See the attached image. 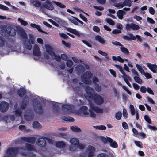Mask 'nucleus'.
Returning <instances> with one entry per match:
<instances>
[{"label": "nucleus", "mask_w": 157, "mask_h": 157, "mask_svg": "<svg viewBox=\"0 0 157 157\" xmlns=\"http://www.w3.org/2000/svg\"><path fill=\"white\" fill-rule=\"evenodd\" d=\"M85 91L87 95L86 96V98L90 100H93L94 103L98 105H100L104 102V100L102 97L98 94H94V90L90 86L86 87Z\"/></svg>", "instance_id": "nucleus-1"}, {"label": "nucleus", "mask_w": 157, "mask_h": 157, "mask_svg": "<svg viewBox=\"0 0 157 157\" xmlns=\"http://www.w3.org/2000/svg\"><path fill=\"white\" fill-rule=\"evenodd\" d=\"M93 75V74L90 71H87L81 76L82 82L86 84H89L91 83L90 78Z\"/></svg>", "instance_id": "nucleus-2"}, {"label": "nucleus", "mask_w": 157, "mask_h": 157, "mask_svg": "<svg viewBox=\"0 0 157 157\" xmlns=\"http://www.w3.org/2000/svg\"><path fill=\"white\" fill-rule=\"evenodd\" d=\"M19 150V147H10L7 149L6 153L9 156L15 157L17 155Z\"/></svg>", "instance_id": "nucleus-3"}, {"label": "nucleus", "mask_w": 157, "mask_h": 157, "mask_svg": "<svg viewBox=\"0 0 157 157\" xmlns=\"http://www.w3.org/2000/svg\"><path fill=\"white\" fill-rule=\"evenodd\" d=\"M36 103L34 107V109L35 112L38 114H43L44 112L43 106L40 102H37Z\"/></svg>", "instance_id": "nucleus-4"}, {"label": "nucleus", "mask_w": 157, "mask_h": 157, "mask_svg": "<svg viewBox=\"0 0 157 157\" xmlns=\"http://www.w3.org/2000/svg\"><path fill=\"white\" fill-rule=\"evenodd\" d=\"M46 140L49 142L51 141V139L45 137L40 138L38 139L36 142L37 145L41 147H44L46 144Z\"/></svg>", "instance_id": "nucleus-5"}, {"label": "nucleus", "mask_w": 157, "mask_h": 157, "mask_svg": "<svg viewBox=\"0 0 157 157\" xmlns=\"http://www.w3.org/2000/svg\"><path fill=\"white\" fill-rule=\"evenodd\" d=\"M125 29L127 31H130L131 29L133 30H137L140 29L139 26L133 23H128L125 25Z\"/></svg>", "instance_id": "nucleus-6"}, {"label": "nucleus", "mask_w": 157, "mask_h": 157, "mask_svg": "<svg viewBox=\"0 0 157 157\" xmlns=\"http://www.w3.org/2000/svg\"><path fill=\"white\" fill-rule=\"evenodd\" d=\"M29 99L28 96L25 95L22 100V102L20 105L21 109L24 110L25 109L27 106L29 104Z\"/></svg>", "instance_id": "nucleus-7"}, {"label": "nucleus", "mask_w": 157, "mask_h": 157, "mask_svg": "<svg viewBox=\"0 0 157 157\" xmlns=\"http://www.w3.org/2000/svg\"><path fill=\"white\" fill-rule=\"evenodd\" d=\"M34 117L33 113L30 109L25 111L24 115V117L25 120L28 121H31L33 119Z\"/></svg>", "instance_id": "nucleus-8"}, {"label": "nucleus", "mask_w": 157, "mask_h": 157, "mask_svg": "<svg viewBox=\"0 0 157 157\" xmlns=\"http://www.w3.org/2000/svg\"><path fill=\"white\" fill-rule=\"evenodd\" d=\"M62 110L64 114H67L72 113L71 105L68 104H63L62 105Z\"/></svg>", "instance_id": "nucleus-9"}, {"label": "nucleus", "mask_w": 157, "mask_h": 157, "mask_svg": "<svg viewBox=\"0 0 157 157\" xmlns=\"http://www.w3.org/2000/svg\"><path fill=\"white\" fill-rule=\"evenodd\" d=\"M129 35L130 37H128L127 36L124 35L123 36V38L127 40H130L131 39L134 40L136 39V38L139 41H142V39L139 35H136V36H135L132 34L131 33H129Z\"/></svg>", "instance_id": "nucleus-10"}, {"label": "nucleus", "mask_w": 157, "mask_h": 157, "mask_svg": "<svg viewBox=\"0 0 157 157\" xmlns=\"http://www.w3.org/2000/svg\"><path fill=\"white\" fill-rule=\"evenodd\" d=\"M43 6L45 8L49 10H53L54 8L50 0H46L44 3L43 4Z\"/></svg>", "instance_id": "nucleus-11"}, {"label": "nucleus", "mask_w": 157, "mask_h": 157, "mask_svg": "<svg viewBox=\"0 0 157 157\" xmlns=\"http://www.w3.org/2000/svg\"><path fill=\"white\" fill-rule=\"evenodd\" d=\"M9 104L8 103L2 101L0 103V110L1 112H4L6 111L9 108Z\"/></svg>", "instance_id": "nucleus-12"}, {"label": "nucleus", "mask_w": 157, "mask_h": 157, "mask_svg": "<svg viewBox=\"0 0 157 157\" xmlns=\"http://www.w3.org/2000/svg\"><path fill=\"white\" fill-rule=\"evenodd\" d=\"M33 54L34 56H39L41 55V52L40 48L36 44H35L34 46Z\"/></svg>", "instance_id": "nucleus-13"}, {"label": "nucleus", "mask_w": 157, "mask_h": 157, "mask_svg": "<svg viewBox=\"0 0 157 157\" xmlns=\"http://www.w3.org/2000/svg\"><path fill=\"white\" fill-rule=\"evenodd\" d=\"M21 140L24 142L33 144L35 141L36 138L33 137H22L21 138Z\"/></svg>", "instance_id": "nucleus-14"}, {"label": "nucleus", "mask_w": 157, "mask_h": 157, "mask_svg": "<svg viewBox=\"0 0 157 157\" xmlns=\"http://www.w3.org/2000/svg\"><path fill=\"white\" fill-rule=\"evenodd\" d=\"M95 148L91 146H89L86 149L89 157H92L94 156V153L95 151Z\"/></svg>", "instance_id": "nucleus-15"}, {"label": "nucleus", "mask_w": 157, "mask_h": 157, "mask_svg": "<svg viewBox=\"0 0 157 157\" xmlns=\"http://www.w3.org/2000/svg\"><path fill=\"white\" fill-rule=\"evenodd\" d=\"M90 108L97 113H102L103 110L97 106H94L92 103H90Z\"/></svg>", "instance_id": "nucleus-16"}, {"label": "nucleus", "mask_w": 157, "mask_h": 157, "mask_svg": "<svg viewBox=\"0 0 157 157\" xmlns=\"http://www.w3.org/2000/svg\"><path fill=\"white\" fill-rule=\"evenodd\" d=\"M147 66L153 73H156L157 72V65H156L147 63Z\"/></svg>", "instance_id": "nucleus-17"}, {"label": "nucleus", "mask_w": 157, "mask_h": 157, "mask_svg": "<svg viewBox=\"0 0 157 157\" xmlns=\"http://www.w3.org/2000/svg\"><path fill=\"white\" fill-rule=\"evenodd\" d=\"M17 93L19 97L22 98L26 94V91L24 88H20L17 90Z\"/></svg>", "instance_id": "nucleus-18"}, {"label": "nucleus", "mask_w": 157, "mask_h": 157, "mask_svg": "<svg viewBox=\"0 0 157 157\" xmlns=\"http://www.w3.org/2000/svg\"><path fill=\"white\" fill-rule=\"evenodd\" d=\"M66 30L68 32L73 33L78 36H80V34L79 32L76 30L75 29H74L71 28L67 27L66 29Z\"/></svg>", "instance_id": "nucleus-19"}, {"label": "nucleus", "mask_w": 157, "mask_h": 157, "mask_svg": "<svg viewBox=\"0 0 157 157\" xmlns=\"http://www.w3.org/2000/svg\"><path fill=\"white\" fill-rule=\"evenodd\" d=\"M56 21L62 26L65 27L68 25V24L66 21L60 18H56Z\"/></svg>", "instance_id": "nucleus-20"}, {"label": "nucleus", "mask_w": 157, "mask_h": 157, "mask_svg": "<svg viewBox=\"0 0 157 157\" xmlns=\"http://www.w3.org/2000/svg\"><path fill=\"white\" fill-rule=\"evenodd\" d=\"M88 109V107L85 106H82L80 108V109L82 112L83 114L85 116L89 117V113L87 112Z\"/></svg>", "instance_id": "nucleus-21"}, {"label": "nucleus", "mask_w": 157, "mask_h": 157, "mask_svg": "<svg viewBox=\"0 0 157 157\" xmlns=\"http://www.w3.org/2000/svg\"><path fill=\"white\" fill-rule=\"evenodd\" d=\"M46 50L47 52L50 56H52L55 54V52L53 51V48L50 45H48L46 46Z\"/></svg>", "instance_id": "nucleus-22"}, {"label": "nucleus", "mask_w": 157, "mask_h": 157, "mask_svg": "<svg viewBox=\"0 0 157 157\" xmlns=\"http://www.w3.org/2000/svg\"><path fill=\"white\" fill-rule=\"evenodd\" d=\"M114 66L117 69H118L119 70V71H120V72L123 75V78H124L125 77H127L129 78V76L127 75L125 73V72L123 71V68L122 67L117 64H115L114 65Z\"/></svg>", "instance_id": "nucleus-23"}, {"label": "nucleus", "mask_w": 157, "mask_h": 157, "mask_svg": "<svg viewBox=\"0 0 157 157\" xmlns=\"http://www.w3.org/2000/svg\"><path fill=\"white\" fill-rule=\"evenodd\" d=\"M56 146L58 148H63L66 146V144L64 142L58 141L56 143Z\"/></svg>", "instance_id": "nucleus-24"}, {"label": "nucleus", "mask_w": 157, "mask_h": 157, "mask_svg": "<svg viewBox=\"0 0 157 157\" xmlns=\"http://www.w3.org/2000/svg\"><path fill=\"white\" fill-rule=\"evenodd\" d=\"M77 71L79 73H82L84 71L85 68L82 65H79L76 68Z\"/></svg>", "instance_id": "nucleus-25"}, {"label": "nucleus", "mask_w": 157, "mask_h": 157, "mask_svg": "<svg viewBox=\"0 0 157 157\" xmlns=\"http://www.w3.org/2000/svg\"><path fill=\"white\" fill-rule=\"evenodd\" d=\"M24 45L26 48L28 50H31L32 48L31 43L30 40H28L26 41L24 43Z\"/></svg>", "instance_id": "nucleus-26"}, {"label": "nucleus", "mask_w": 157, "mask_h": 157, "mask_svg": "<svg viewBox=\"0 0 157 157\" xmlns=\"http://www.w3.org/2000/svg\"><path fill=\"white\" fill-rule=\"evenodd\" d=\"M95 39L102 44H104L106 41L103 38L99 35L96 36L95 37Z\"/></svg>", "instance_id": "nucleus-27"}, {"label": "nucleus", "mask_w": 157, "mask_h": 157, "mask_svg": "<svg viewBox=\"0 0 157 157\" xmlns=\"http://www.w3.org/2000/svg\"><path fill=\"white\" fill-rule=\"evenodd\" d=\"M58 103H54L52 104V107L54 112L55 113H58L59 111V108L57 105Z\"/></svg>", "instance_id": "nucleus-28"}, {"label": "nucleus", "mask_w": 157, "mask_h": 157, "mask_svg": "<svg viewBox=\"0 0 157 157\" xmlns=\"http://www.w3.org/2000/svg\"><path fill=\"white\" fill-rule=\"evenodd\" d=\"M124 13V12L122 10H119L117 12V14L119 19H123Z\"/></svg>", "instance_id": "nucleus-29"}, {"label": "nucleus", "mask_w": 157, "mask_h": 157, "mask_svg": "<svg viewBox=\"0 0 157 157\" xmlns=\"http://www.w3.org/2000/svg\"><path fill=\"white\" fill-rule=\"evenodd\" d=\"M71 143L74 145L78 144L79 143V140L78 139L75 138H71L70 140Z\"/></svg>", "instance_id": "nucleus-30"}, {"label": "nucleus", "mask_w": 157, "mask_h": 157, "mask_svg": "<svg viewBox=\"0 0 157 157\" xmlns=\"http://www.w3.org/2000/svg\"><path fill=\"white\" fill-rule=\"evenodd\" d=\"M33 126L34 128L39 129L41 128V125L38 121H34L33 123Z\"/></svg>", "instance_id": "nucleus-31"}, {"label": "nucleus", "mask_w": 157, "mask_h": 157, "mask_svg": "<svg viewBox=\"0 0 157 157\" xmlns=\"http://www.w3.org/2000/svg\"><path fill=\"white\" fill-rule=\"evenodd\" d=\"M70 129L74 132H79L81 131L80 128L76 126H71L70 127Z\"/></svg>", "instance_id": "nucleus-32"}, {"label": "nucleus", "mask_w": 157, "mask_h": 157, "mask_svg": "<svg viewBox=\"0 0 157 157\" xmlns=\"http://www.w3.org/2000/svg\"><path fill=\"white\" fill-rule=\"evenodd\" d=\"M109 143H110V146L113 148H117L118 145L117 143L115 141H113L112 139V141L111 142H109Z\"/></svg>", "instance_id": "nucleus-33"}, {"label": "nucleus", "mask_w": 157, "mask_h": 157, "mask_svg": "<svg viewBox=\"0 0 157 157\" xmlns=\"http://www.w3.org/2000/svg\"><path fill=\"white\" fill-rule=\"evenodd\" d=\"M93 127L99 130H105L106 129V127L103 125L94 126Z\"/></svg>", "instance_id": "nucleus-34"}, {"label": "nucleus", "mask_w": 157, "mask_h": 157, "mask_svg": "<svg viewBox=\"0 0 157 157\" xmlns=\"http://www.w3.org/2000/svg\"><path fill=\"white\" fill-rule=\"evenodd\" d=\"M123 78H124V80L125 82L128 85V86L129 87H131V84H130L129 82V81H131V78L129 76V78L127 77H125Z\"/></svg>", "instance_id": "nucleus-35"}, {"label": "nucleus", "mask_w": 157, "mask_h": 157, "mask_svg": "<svg viewBox=\"0 0 157 157\" xmlns=\"http://www.w3.org/2000/svg\"><path fill=\"white\" fill-rule=\"evenodd\" d=\"M120 49L123 53L126 55H128L129 53L128 50L123 46L120 48Z\"/></svg>", "instance_id": "nucleus-36"}, {"label": "nucleus", "mask_w": 157, "mask_h": 157, "mask_svg": "<svg viewBox=\"0 0 157 157\" xmlns=\"http://www.w3.org/2000/svg\"><path fill=\"white\" fill-rule=\"evenodd\" d=\"M31 3L35 7H39L41 4V2L39 1L35 0L33 1Z\"/></svg>", "instance_id": "nucleus-37"}, {"label": "nucleus", "mask_w": 157, "mask_h": 157, "mask_svg": "<svg viewBox=\"0 0 157 157\" xmlns=\"http://www.w3.org/2000/svg\"><path fill=\"white\" fill-rule=\"evenodd\" d=\"M132 1V0H125L123 2L124 6H128L130 7L131 6V3Z\"/></svg>", "instance_id": "nucleus-38"}, {"label": "nucleus", "mask_w": 157, "mask_h": 157, "mask_svg": "<svg viewBox=\"0 0 157 157\" xmlns=\"http://www.w3.org/2000/svg\"><path fill=\"white\" fill-rule=\"evenodd\" d=\"M53 2L60 8H64L66 7V6L65 5L60 2L54 1Z\"/></svg>", "instance_id": "nucleus-39"}, {"label": "nucleus", "mask_w": 157, "mask_h": 157, "mask_svg": "<svg viewBox=\"0 0 157 157\" xmlns=\"http://www.w3.org/2000/svg\"><path fill=\"white\" fill-rule=\"evenodd\" d=\"M25 146L27 149L29 151H32L34 149V146L29 144H26Z\"/></svg>", "instance_id": "nucleus-40"}, {"label": "nucleus", "mask_w": 157, "mask_h": 157, "mask_svg": "<svg viewBox=\"0 0 157 157\" xmlns=\"http://www.w3.org/2000/svg\"><path fill=\"white\" fill-rule=\"evenodd\" d=\"M122 115L121 112L120 111H118L115 114V118L117 120H120L121 119Z\"/></svg>", "instance_id": "nucleus-41"}, {"label": "nucleus", "mask_w": 157, "mask_h": 157, "mask_svg": "<svg viewBox=\"0 0 157 157\" xmlns=\"http://www.w3.org/2000/svg\"><path fill=\"white\" fill-rule=\"evenodd\" d=\"M129 107L130 113L133 116L136 113L134 107L132 105H130Z\"/></svg>", "instance_id": "nucleus-42"}, {"label": "nucleus", "mask_w": 157, "mask_h": 157, "mask_svg": "<svg viewBox=\"0 0 157 157\" xmlns=\"http://www.w3.org/2000/svg\"><path fill=\"white\" fill-rule=\"evenodd\" d=\"M15 114L17 116H21L22 113V111L21 110L18 108L15 110Z\"/></svg>", "instance_id": "nucleus-43"}, {"label": "nucleus", "mask_w": 157, "mask_h": 157, "mask_svg": "<svg viewBox=\"0 0 157 157\" xmlns=\"http://www.w3.org/2000/svg\"><path fill=\"white\" fill-rule=\"evenodd\" d=\"M134 79L136 82L139 84H141L142 81L138 76H136L134 77Z\"/></svg>", "instance_id": "nucleus-44"}, {"label": "nucleus", "mask_w": 157, "mask_h": 157, "mask_svg": "<svg viewBox=\"0 0 157 157\" xmlns=\"http://www.w3.org/2000/svg\"><path fill=\"white\" fill-rule=\"evenodd\" d=\"M5 40L2 36H0V47L4 46L5 44Z\"/></svg>", "instance_id": "nucleus-45"}, {"label": "nucleus", "mask_w": 157, "mask_h": 157, "mask_svg": "<svg viewBox=\"0 0 157 157\" xmlns=\"http://www.w3.org/2000/svg\"><path fill=\"white\" fill-rule=\"evenodd\" d=\"M136 67L138 71L142 74L144 73V71L142 67L138 64H136Z\"/></svg>", "instance_id": "nucleus-46"}, {"label": "nucleus", "mask_w": 157, "mask_h": 157, "mask_svg": "<svg viewBox=\"0 0 157 157\" xmlns=\"http://www.w3.org/2000/svg\"><path fill=\"white\" fill-rule=\"evenodd\" d=\"M144 118L145 121L149 124H151V120L148 115H145L144 116Z\"/></svg>", "instance_id": "nucleus-47"}, {"label": "nucleus", "mask_w": 157, "mask_h": 157, "mask_svg": "<svg viewBox=\"0 0 157 157\" xmlns=\"http://www.w3.org/2000/svg\"><path fill=\"white\" fill-rule=\"evenodd\" d=\"M18 20L21 23V25L23 26H25L28 25L27 22L20 18L18 19Z\"/></svg>", "instance_id": "nucleus-48"}, {"label": "nucleus", "mask_w": 157, "mask_h": 157, "mask_svg": "<svg viewBox=\"0 0 157 157\" xmlns=\"http://www.w3.org/2000/svg\"><path fill=\"white\" fill-rule=\"evenodd\" d=\"M89 111L90 113V117L92 118L93 119L95 118L96 117V115L94 113L93 111L90 108Z\"/></svg>", "instance_id": "nucleus-49"}, {"label": "nucleus", "mask_w": 157, "mask_h": 157, "mask_svg": "<svg viewBox=\"0 0 157 157\" xmlns=\"http://www.w3.org/2000/svg\"><path fill=\"white\" fill-rule=\"evenodd\" d=\"M95 89L98 92L101 91V87L98 83L95 84Z\"/></svg>", "instance_id": "nucleus-50"}, {"label": "nucleus", "mask_w": 157, "mask_h": 157, "mask_svg": "<svg viewBox=\"0 0 157 157\" xmlns=\"http://www.w3.org/2000/svg\"><path fill=\"white\" fill-rule=\"evenodd\" d=\"M106 21L110 25L113 26L114 25L115 23L114 21L110 18H107Z\"/></svg>", "instance_id": "nucleus-51"}, {"label": "nucleus", "mask_w": 157, "mask_h": 157, "mask_svg": "<svg viewBox=\"0 0 157 157\" xmlns=\"http://www.w3.org/2000/svg\"><path fill=\"white\" fill-rule=\"evenodd\" d=\"M102 141L104 143L109 142L112 141V139L109 137H107V138L103 137L102 138Z\"/></svg>", "instance_id": "nucleus-52"}, {"label": "nucleus", "mask_w": 157, "mask_h": 157, "mask_svg": "<svg viewBox=\"0 0 157 157\" xmlns=\"http://www.w3.org/2000/svg\"><path fill=\"white\" fill-rule=\"evenodd\" d=\"M64 120L66 121L73 122L74 121V119L71 117H64Z\"/></svg>", "instance_id": "nucleus-53"}, {"label": "nucleus", "mask_w": 157, "mask_h": 157, "mask_svg": "<svg viewBox=\"0 0 157 157\" xmlns=\"http://www.w3.org/2000/svg\"><path fill=\"white\" fill-rule=\"evenodd\" d=\"M134 143L136 145L139 147L141 148L143 147L142 143L139 141H136L134 142Z\"/></svg>", "instance_id": "nucleus-54"}, {"label": "nucleus", "mask_w": 157, "mask_h": 157, "mask_svg": "<svg viewBox=\"0 0 157 157\" xmlns=\"http://www.w3.org/2000/svg\"><path fill=\"white\" fill-rule=\"evenodd\" d=\"M123 115L124 117L125 118H127L128 117V114L127 113L126 110L124 108L123 109Z\"/></svg>", "instance_id": "nucleus-55"}, {"label": "nucleus", "mask_w": 157, "mask_h": 157, "mask_svg": "<svg viewBox=\"0 0 157 157\" xmlns=\"http://www.w3.org/2000/svg\"><path fill=\"white\" fill-rule=\"evenodd\" d=\"M69 20L74 25H78V21L74 18V19L69 18Z\"/></svg>", "instance_id": "nucleus-56"}, {"label": "nucleus", "mask_w": 157, "mask_h": 157, "mask_svg": "<svg viewBox=\"0 0 157 157\" xmlns=\"http://www.w3.org/2000/svg\"><path fill=\"white\" fill-rule=\"evenodd\" d=\"M67 66L68 67H71L73 65L72 61L71 60H68L66 63Z\"/></svg>", "instance_id": "nucleus-57"}, {"label": "nucleus", "mask_w": 157, "mask_h": 157, "mask_svg": "<svg viewBox=\"0 0 157 157\" xmlns=\"http://www.w3.org/2000/svg\"><path fill=\"white\" fill-rule=\"evenodd\" d=\"M114 5L116 7H120L121 8H122L124 6V5L123 4V3H116L114 4Z\"/></svg>", "instance_id": "nucleus-58"}, {"label": "nucleus", "mask_w": 157, "mask_h": 157, "mask_svg": "<svg viewBox=\"0 0 157 157\" xmlns=\"http://www.w3.org/2000/svg\"><path fill=\"white\" fill-rule=\"evenodd\" d=\"M147 90V88L144 86H142L140 87V91L142 93H145Z\"/></svg>", "instance_id": "nucleus-59"}, {"label": "nucleus", "mask_w": 157, "mask_h": 157, "mask_svg": "<svg viewBox=\"0 0 157 157\" xmlns=\"http://www.w3.org/2000/svg\"><path fill=\"white\" fill-rule=\"evenodd\" d=\"M0 9L5 11H7L9 10V8L1 4H0Z\"/></svg>", "instance_id": "nucleus-60"}, {"label": "nucleus", "mask_w": 157, "mask_h": 157, "mask_svg": "<svg viewBox=\"0 0 157 157\" xmlns=\"http://www.w3.org/2000/svg\"><path fill=\"white\" fill-rule=\"evenodd\" d=\"M21 35V36L23 38L26 39L27 38V36L26 33L24 31L22 32Z\"/></svg>", "instance_id": "nucleus-61"}, {"label": "nucleus", "mask_w": 157, "mask_h": 157, "mask_svg": "<svg viewBox=\"0 0 157 157\" xmlns=\"http://www.w3.org/2000/svg\"><path fill=\"white\" fill-rule=\"evenodd\" d=\"M59 34L61 37L65 39H67L69 37L66 34L63 33H59Z\"/></svg>", "instance_id": "nucleus-62"}, {"label": "nucleus", "mask_w": 157, "mask_h": 157, "mask_svg": "<svg viewBox=\"0 0 157 157\" xmlns=\"http://www.w3.org/2000/svg\"><path fill=\"white\" fill-rule=\"evenodd\" d=\"M52 56H55L56 60L58 62H59L61 60V57L59 55H57L55 54L53 55Z\"/></svg>", "instance_id": "nucleus-63"}, {"label": "nucleus", "mask_w": 157, "mask_h": 157, "mask_svg": "<svg viewBox=\"0 0 157 157\" xmlns=\"http://www.w3.org/2000/svg\"><path fill=\"white\" fill-rule=\"evenodd\" d=\"M92 81L93 83L95 84L99 82V80L97 77L94 76L92 78Z\"/></svg>", "instance_id": "nucleus-64"}]
</instances>
